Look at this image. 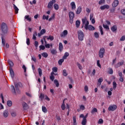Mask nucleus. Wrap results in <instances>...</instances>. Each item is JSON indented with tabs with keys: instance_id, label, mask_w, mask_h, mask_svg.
Returning <instances> with one entry per match:
<instances>
[{
	"instance_id": "nucleus-1",
	"label": "nucleus",
	"mask_w": 125,
	"mask_h": 125,
	"mask_svg": "<svg viewBox=\"0 0 125 125\" xmlns=\"http://www.w3.org/2000/svg\"><path fill=\"white\" fill-rule=\"evenodd\" d=\"M82 23L83 24L86 23L84 25L85 30H89V31H94V30H95V27H94L93 26L91 25H88L89 24V21H87L86 17H84V18L82 19Z\"/></svg>"
},
{
	"instance_id": "nucleus-2",
	"label": "nucleus",
	"mask_w": 125,
	"mask_h": 125,
	"mask_svg": "<svg viewBox=\"0 0 125 125\" xmlns=\"http://www.w3.org/2000/svg\"><path fill=\"white\" fill-rule=\"evenodd\" d=\"M0 27L3 34L6 35L9 33V31H8V27H7V25H6V23L2 22Z\"/></svg>"
},
{
	"instance_id": "nucleus-3",
	"label": "nucleus",
	"mask_w": 125,
	"mask_h": 125,
	"mask_svg": "<svg viewBox=\"0 0 125 125\" xmlns=\"http://www.w3.org/2000/svg\"><path fill=\"white\" fill-rule=\"evenodd\" d=\"M68 16L69 17V23H70V24H73V22H74V18H75V14L73 12H69Z\"/></svg>"
},
{
	"instance_id": "nucleus-4",
	"label": "nucleus",
	"mask_w": 125,
	"mask_h": 125,
	"mask_svg": "<svg viewBox=\"0 0 125 125\" xmlns=\"http://www.w3.org/2000/svg\"><path fill=\"white\" fill-rule=\"evenodd\" d=\"M78 35L79 41L83 42V38H84V34H83V32L82 30H79L78 31Z\"/></svg>"
},
{
	"instance_id": "nucleus-5",
	"label": "nucleus",
	"mask_w": 125,
	"mask_h": 125,
	"mask_svg": "<svg viewBox=\"0 0 125 125\" xmlns=\"http://www.w3.org/2000/svg\"><path fill=\"white\" fill-rule=\"evenodd\" d=\"M104 54H105V48H101L99 50V56L100 58H103Z\"/></svg>"
},
{
	"instance_id": "nucleus-6",
	"label": "nucleus",
	"mask_w": 125,
	"mask_h": 125,
	"mask_svg": "<svg viewBox=\"0 0 125 125\" xmlns=\"http://www.w3.org/2000/svg\"><path fill=\"white\" fill-rule=\"evenodd\" d=\"M55 2H56V0H52L50 1L48 3L47 8H48V9H51V8H52L53 4L55 3Z\"/></svg>"
},
{
	"instance_id": "nucleus-7",
	"label": "nucleus",
	"mask_w": 125,
	"mask_h": 125,
	"mask_svg": "<svg viewBox=\"0 0 125 125\" xmlns=\"http://www.w3.org/2000/svg\"><path fill=\"white\" fill-rule=\"evenodd\" d=\"M116 109H117V105L115 104L110 105L108 108V111H115Z\"/></svg>"
},
{
	"instance_id": "nucleus-8",
	"label": "nucleus",
	"mask_w": 125,
	"mask_h": 125,
	"mask_svg": "<svg viewBox=\"0 0 125 125\" xmlns=\"http://www.w3.org/2000/svg\"><path fill=\"white\" fill-rule=\"evenodd\" d=\"M101 10H105V9H109L110 8V6L108 4L104 5L100 7Z\"/></svg>"
},
{
	"instance_id": "nucleus-9",
	"label": "nucleus",
	"mask_w": 125,
	"mask_h": 125,
	"mask_svg": "<svg viewBox=\"0 0 125 125\" xmlns=\"http://www.w3.org/2000/svg\"><path fill=\"white\" fill-rule=\"evenodd\" d=\"M15 86L17 91H18V90H19L18 86H20V87H22V86H23V85L22 84V83H21V82H19L17 83V84L15 83Z\"/></svg>"
},
{
	"instance_id": "nucleus-10",
	"label": "nucleus",
	"mask_w": 125,
	"mask_h": 125,
	"mask_svg": "<svg viewBox=\"0 0 125 125\" xmlns=\"http://www.w3.org/2000/svg\"><path fill=\"white\" fill-rule=\"evenodd\" d=\"M124 61L121 62H119L118 63H117V64H116L114 65L115 68H119V67H121V66H123V65H124Z\"/></svg>"
},
{
	"instance_id": "nucleus-11",
	"label": "nucleus",
	"mask_w": 125,
	"mask_h": 125,
	"mask_svg": "<svg viewBox=\"0 0 125 125\" xmlns=\"http://www.w3.org/2000/svg\"><path fill=\"white\" fill-rule=\"evenodd\" d=\"M9 71H10V74L12 79H14L15 74H14V71H13L12 67H10Z\"/></svg>"
},
{
	"instance_id": "nucleus-12",
	"label": "nucleus",
	"mask_w": 125,
	"mask_h": 125,
	"mask_svg": "<svg viewBox=\"0 0 125 125\" xmlns=\"http://www.w3.org/2000/svg\"><path fill=\"white\" fill-rule=\"evenodd\" d=\"M117 5H119V0H114L112 4V7H117Z\"/></svg>"
},
{
	"instance_id": "nucleus-13",
	"label": "nucleus",
	"mask_w": 125,
	"mask_h": 125,
	"mask_svg": "<svg viewBox=\"0 0 125 125\" xmlns=\"http://www.w3.org/2000/svg\"><path fill=\"white\" fill-rule=\"evenodd\" d=\"M67 35H68V31L65 30L62 34H61L60 36L62 37V38H64V37H66Z\"/></svg>"
},
{
	"instance_id": "nucleus-14",
	"label": "nucleus",
	"mask_w": 125,
	"mask_h": 125,
	"mask_svg": "<svg viewBox=\"0 0 125 125\" xmlns=\"http://www.w3.org/2000/svg\"><path fill=\"white\" fill-rule=\"evenodd\" d=\"M22 107L24 110H28L29 109V105L25 102L22 103Z\"/></svg>"
},
{
	"instance_id": "nucleus-15",
	"label": "nucleus",
	"mask_w": 125,
	"mask_h": 125,
	"mask_svg": "<svg viewBox=\"0 0 125 125\" xmlns=\"http://www.w3.org/2000/svg\"><path fill=\"white\" fill-rule=\"evenodd\" d=\"M3 116L4 118H7L8 117V110H5L3 111Z\"/></svg>"
},
{
	"instance_id": "nucleus-16",
	"label": "nucleus",
	"mask_w": 125,
	"mask_h": 125,
	"mask_svg": "<svg viewBox=\"0 0 125 125\" xmlns=\"http://www.w3.org/2000/svg\"><path fill=\"white\" fill-rule=\"evenodd\" d=\"M59 48L60 52H62L63 50V44L62 42L59 43Z\"/></svg>"
},
{
	"instance_id": "nucleus-17",
	"label": "nucleus",
	"mask_w": 125,
	"mask_h": 125,
	"mask_svg": "<svg viewBox=\"0 0 125 125\" xmlns=\"http://www.w3.org/2000/svg\"><path fill=\"white\" fill-rule=\"evenodd\" d=\"M81 12H82V7L79 6L77 8L76 14H80Z\"/></svg>"
},
{
	"instance_id": "nucleus-18",
	"label": "nucleus",
	"mask_w": 125,
	"mask_h": 125,
	"mask_svg": "<svg viewBox=\"0 0 125 125\" xmlns=\"http://www.w3.org/2000/svg\"><path fill=\"white\" fill-rule=\"evenodd\" d=\"M70 5L71 6L72 9H76V3H75V2H71Z\"/></svg>"
},
{
	"instance_id": "nucleus-19",
	"label": "nucleus",
	"mask_w": 125,
	"mask_h": 125,
	"mask_svg": "<svg viewBox=\"0 0 125 125\" xmlns=\"http://www.w3.org/2000/svg\"><path fill=\"white\" fill-rule=\"evenodd\" d=\"M11 89L12 92L14 94H16V91L15 90V87H14L13 85H11Z\"/></svg>"
},
{
	"instance_id": "nucleus-20",
	"label": "nucleus",
	"mask_w": 125,
	"mask_h": 125,
	"mask_svg": "<svg viewBox=\"0 0 125 125\" xmlns=\"http://www.w3.org/2000/svg\"><path fill=\"white\" fill-rule=\"evenodd\" d=\"M44 97H45V96H44V94L43 93H40L39 98L42 101V100L44 99Z\"/></svg>"
},
{
	"instance_id": "nucleus-21",
	"label": "nucleus",
	"mask_w": 125,
	"mask_h": 125,
	"mask_svg": "<svg viewBox=\"0 0 125 125\" xmlns=\"http://www.w3.org/2000/svg\"><path fill=\"white\" fill-rule=\"evenodd\" d=\"M13 6H14V9L15 10V13H16V14H17V13H18V11H19V9H18L17 6L15 5V4H13Z\"/></svg>"
},
{
	"instance_id": "nucleus-22",
	"label": "nucleus",
	"mask_w": 125,
	"mask_h": 125,
	"mask_svg": "<svg viewBox=\"0 0 125 125\" xmlns=\"http://www.w3.org/2000/svg\"><path fill=\"white\" fill-rule=\"evenodd\" d=\"M80 26H81V21L79 20H77L76 21V26L77 28H79Z\"/></svg>"
},
{
	"instance_id": "nucleus-23",
	"label": "nucleus",
	"mask_w": 125,
	"mask_h": 125,
	"mask_svg": "<svg viewBox=\"0 0 125 125\" xmlns=\"http://www.w3.org/2000/svg\"><path fill=\"white\" fill-rule=\"evenodd\" d=\"M69 53L68 52H65L64 54V56L62 57V58L64 60H65V59H67V58L68 57H69Z\"/></svg>"
},
{
	"instance_id": "nucleus-24",
	"label": "nucleus",
	"mask_w": 125,
	"mask_h": 125,
	"mask_svg": "<svg viewBox=\"0 0 125 125\" xmlns=\"http://www.w3.org/2000/svg\"><path fill=\"white\" fill-rule=\"evenodd\" d=\"M111 30L112 32H116V31L117 30V25H113L112 27H111Z\"/></svg>"
},
{
	"instance_id": "nucleus-25",
	"label": "nucleus",
	"mask_w": 125,
	"mask_h": 125,
	"mask_svg": "<svg viewBox=\"0 0 125 125\" xmlns=\"http://www.w3.org/2000/svg\"><path fill=\"white\" fill-rule=\"evenodd\" d=\"M37 36H38V33L37 32H35L33 34L32 39L36 41V40H37Z\"/></svg>"
},
{
	"instance_id": "nucleus-26",
	"label": "nucleus",
	"mask_w": 125,
	"mask_h": 125,
	"mask_svg": "<svg viewBox=\"0 0 125 125\" xmlns=\"http://www.w3.org/2000/svg\"><path fill=\"white\" fill-rule=\"evenodd\" d=\"M25 19H26L27 21H29V22H31L32 21V18L30 17L29 15H26L25 16Z\"/></svg>"
},
{
	"instance_id": "nucleus-27",
	"label": "nucleus",
	"mask_w": 125,
	"mask_h": 125,
	"mask_svg": "<svg viewBox=\"0 0 125 125\" xmlns=\"http://www.w3.org/2000/svg\"><path fill=\"white\" fill-rule=\"evenodd\" d=\"M54 83H55V84L56 85V86L57 87H59V82H58V80H55L54 81Z\"/></svg>"
},
{
	"instance_id": "nucleus-28",
	"label": "nucleus",
	"mask_w": 125,
	"mask_h": 125,
	"mask_svg": "<svg viewBox=\"0 0 125 125\" xmlns=\"http://www.w3.org/2000/svg\"><path fill=\"white\" fill-rule=\"evenodd\" d=\"M8 63L9 65H10V68H11V67H13L14 64H13V62H12V61L9 60L8 61Z\"/></svg>"
},
{
	"instance_id": "nucleus-29",
	"label": "nucleus",
	"mask_w": 125,
	"mask_h": 125,
	"mask_svg": "<svg viewBox=\"0 0 125 125\" xmlns=\"http://www.w3.org/2000/svg\"><path fill=\"white\" fill-rule=\"evenodd\" d=\"M54 8L55 10H58L59 9V5L57 3L54 4Z\"/></svg>"
},
{
	"instance_id": "nucleus-30",
	"label": "nucleus",
	"mask_w": 125,
	"mask_h": 125,
	"mask_svg": "<svg viewBox=\"0 0 125 125\" xmlns=\"http://www.w3.org/2000/svg\"><path fill=\"white\" fill-rule=\"evenodd\" d=\"M61 108L62 110H65L66 109V106H65V102L63 101L62 104Z\"/></svg>"
},
{
	"instance_id": "nucleus-31",
	"label": "nucleus",
	"mask_w": 125,
	"mask_h": 125,
	"mask_svg": "<svg viewBox=\"0 0 125 125\" xmlns=\"http://www.w3.org/2000/svg\"><path fill=\"white\" fill-rule=\"evenodd\" d=\"M38 73L39 74L40 77H42V68H38Z\"/></svg>"
},
{
	"instance_id": "nucleus-32",
	"label": "nucleus",
	"mask_w": 125,
	"mask_h": 125,
	"mask_svg": "<svg viewBox=\"0 0 125 125\" xmlns=\"http://www.w3.org/2000/svg\"><path fill=\"white\" fill-rule=\"evenodd\" d=\"M58 70V68L56 67H54L52 68L53 72H52V74H54V73H57V71Z\"/></svg>"
},
{
	"instance_id": "nucleus-33",
	"label": "nucleus",
	"mask_w": 125,
	"mask_h": 125,
	"mask_svg": "<svg viewBox=\"0 0 125 125\" xmlns=\"http://www.w3.org/2000/svg\"><path fill=\"white\" fill-rule=\"evenodd\" d=\"M42 111L43 112V113H47V109H46L45 106H42Z\"/></svg>"
},
{
	"instance_id": "nucleus-34",
	"label": "nucleus",
	"mask_w": 125,
	"mask_h": 125,
	"mask_svg": "<svg viewBox=\"0 0 125 125\" xmlns=\"http://www.w3.org/2000/svg\"><path fill=\"white\" fill-rule=\"evenodd\" d=\"M62 75L64 76V77H67L68 76V73H67V71L66 70V69H64L62 71Z\"/></svg>"
},
{
	"instance_id": "nucleus-35",
	"label": "nucleus",
	"mask_w": 125,
	"mask_h": 125,
	"mask_svg": "<svg viewBox=\"0 0 125 125\" xmlns=\"http://www.w3.org/2000/svg\"><path fill=\"white\" fill-rule=\"evenodd\" d=\"M91 114L93 115L95 113H97V108H94L91 111Z\"/></svg>"
},
{
	"instance_id": "nucleus-36",
	"label": "nucleus",
	"mask_w": 125,
	"mask_h": 125,
	"mask_svg": "<svg viewBox=\"0 0 125 125\" xmlns=\"http://www.w3.org/2000/svg\"><path fill=\"white\" fill-rule=\"evenodd\" d=\"M7 105L9 107H11V106H12V102L11 101H8L7 102Z\"/></svg>"
},
{
	"instance_id": "nucleus-37",
	"label": "nucleus",
	"mask_w": 125,
	"mask_h": 125,
	"mask_svg": "<svg viewBox=\"0 0 125 125\" xmlns=\"http://www.w3.org/2000/svg\"><path fill=\"white\" fill-rule=\"evenodd\" d=\"M63 62H64V60L63 58L59 60L58 61L59 65H62V63H63Z\"/></svg>"
},
{
	"instance_id": "nucleus-38",
	"label": "nucleus",
	"mask_w": 125,
	"mask_h": 125,
	"mask_svg": "<svg viewBox=\"0 0 125 125\" xmlns=\"http://www.w3.org/2000/svg\"><path fill=\"white\" fill-rule=\"evenodd\" d=\"M2 44L3 46H5V40L3 39V37H1Z\"/></svg>"
},
{
	"instance_id": "nucleus-39",
	"label": "nucleus",
	"mask_w": 125,
	"mask_h": 125,
	"mask_svg": "<svg viewBox=\"0 0 125 125\" xmlns=\"http://www.w3.org/2000/svg\"><path fill=\"white\" fill-rule=\"evenodd\" d=\"M42 56H43V57H44L45 58H47V56H48V54H47V53H45V52H43L42 54Z\"/></svg>"
},
{
	"instance_id": "nucleus-40",
	"label": "nucleus",
	"mask_w": 125,
	"mask_h": 125,
	"mask_svg": "<svg viewBox=\"0 0 125 125\" xmlns=\"http://www.w3.org/2000/svg\"><path fill=\"white\" fill-rule=\"evenodd\" d=\"M77 65L78 66V68L80 70H83V66H82V65H81L80 64V63L77 62Z\"/></svg>"
},
{
	"instance_id": "nucleus-41",
	"label": "nucleus",
	"mask_w": 125,
	"mask_h": 125,
	"mask_svg": "<svg viewBox=\"0 0 125 125\" xmlns=\"http://www.w3.org/2000/svg\"><path fill=\"white\" fill-rule=\"evenodd\" d=\"M105 0H100L99 1V4H100V5H101L102 4H104V3H105Z\"/></svg>"
},
{
	"instance_id": "nucleus-42",
	"label": "nucleus",
	"mask_w": 125,
	"mask_h": 125,
	"mask_svg": "<svg viewBox=\"0 0 125 125\" xmlns=\"http://www.w3.org/2000/svg\"><path fill=\"white\" fill-rule=\"evenodd\" d=\"M47 40H50V41H53L54 40V37L53 36L49 35V37L47 38Z\"/></svg>"
},
{
	"instance_id": "nucleus-43",
	"label": "nucleus",
	"mask_w": 125,
	"mask_h": 125,
	"mask_svg": "<svg viewBox=\"0 0 125 125\" xmlns=\"http://www.w3.org/2000/svg\"><path fill=\"white\" fill-rule=\"evenodd\" d=\"M40 50H44L45 49V47L44 45H41L39 46Z\"/></svg>"
},
{
	"instance_id": "nucleus-44",
	"label": "nucleus",
	"mask_w": 125,
	"mask_h": 125,
	"mask_svg": "<svg viewBox=\"0 0 125 125\" xmlns=\"http://www.w3.org/2000/svg\"><path fill=\"white\" fill-rule=\"evenodd\" d=\"M100 32H101V35H104V32H103V27L101 25L99 26Z\"/></svg>"
},
{
	"instance_id": "nucleus-45",
	"label": "nucleus",
	"mask_w": 125,
	"mask_h": 125,
	"mask_svg": "<svg viewBox=\"0 0 125 125\" xmlns=\"http://www.w3.org/2000/svg\"><path fill=\"white\" fill-rule=\"evenodd\" d=\"M113 89H116L117 87V83H116V82L115 81L113 82Z\"/></svg>"
},
{
	"instance_id": "nucleus-46",
	"label": "nucleus",
	"mask_w": 125,
	"mask_h": 125,
	"mask_svg": "<svg viewBox=\"0 0 125 125\" xmlns=\"http://www.w3.org/2000/svg\"><path fill=\"white\" fill-rule=\"evenodd\" d=\"M53 74H52V73H51V76L50 77V79L51 81H52V82H53V81H54V79H55L54 76H53Z\"/></svg>"
},
{
	"instance_id": "nucleus-47",
	"label": "nucleus",
	"mask_w": 125,
	"mask_h": 125,
	"mask_svg": "<svg viewBox=\"0 0 125 125\" xmlns=\"http://www.w3.org/2000/svg\"><path fill=\"white\" fill-rule=\"evenodd\" d=\"M82 125H86V119H84L83 118V120L82 122Z\"/></svg>"
},
{
	"instance_id": "nucleus-48",
	"label": "nucleus",
	"mask_w": 125,
	"mask_h": 125,
	"mask_svg": "<svg viewBox=\"0 0 125 125\" xmlns=\"http://www.w3.org/2000/svg\"><path fill=\"white\" fill-rule=\"evenodd\" d=\"M102 82H103V78H102V77H101L98 80V82L100 83V84H101V83H102Z\"/></svg>"
},
{
	"instance_id": "nucleus-49",
	"label": "nucleus",
	"mask_w": 125,
	"mask_h": 125,
	"mask_svg": "<svg viewBox=\"0 0 125 125\" xmlns=\"http://www.w3.org/2000/svg\"><path fill=\"white\" fill-rule=\"evenodd\" d=\"M34 45L37 49L39 46V42H38V41H35Z\"/></svg>"
},
{
	"instance_id": "nucleus-50",
	"label": "nucleus",
	"mask_w": 125,
	"mask_h": 125,
	"mask_svg": "<svg viewBox=\"0 0 125 125\" xmlns=\"http://www.w3.org/2000/svg\"><path fill=\"white\" fill-rule=\"evenodd\" d=\"M46 32V31L45 30V29H42L40 32L41 35H43V34H45Z\"/></svg>"
},
{
	"instance_id": "nucleus-51",
	"label": "nucleus",
	"mask_w": 125,
	"mask_h": 125,
	"mask_svg": "<svg viewBox=\"0 0 125 125\" xmlns=\"http://www.w3.org/2000/svg\"><path fill=\"white\" fill-rule=\"evenodd\" d=\"M51 53H52V54H56V53H57V52L55 49H52L51 50Z\"/></svg>"
},
{
	"instance_id": "nucleus-52",
	"label": "nucleus",
	"mask_w": 125,
	"mask_h": 125,
	"mask_svg": "<svg viewBox=\"0 0 125 125\" xmlns=\"http://www.w3.org/2000/svg\"><path fill=\"white\" fill-rule=\"evenodd\" d=\"M94 36L96 39H98V38H99V34L97 32L94 33Z\"/></svg>"
},
{
	"instance_id": "nucleus-53",
	"label": "nucleus",
	"mask_w": 125,
	"mask_h": 125,
	"mask_svg": "<svg viewBox=\"0 0 125 125\" xmlns=\"http://www.w3.org/2000/svg\"><path fill=\"white\" fill-rule=\"evenodd\" d=\"M97 64L98 67H99V68H101V64H100V61L98 60L97 61Z\"/></svg>"
},
{
	"instance_id": "nucleus-54",
	"label": "nucleus",
	"mask_w": 125,
	"mask_h": 125,
	"mask_svg": "<svg viewBox=\"0 0 125 125\" xmlns=\"http://www.w3.org/2000/svg\"><path fill=\"white\" fill-rule=\"evenodd\" d=\"M55 16V15L54 14H53L52 17L50 18L49 19H48V21H51V20H53V19H54V17Z\"/></svg>"
},
{
	"instance_id": "nucleus-55",
	"label": "nucleus",
	"mask_w": 125,
	"mask_h": 125,
	"mask_svg": "<svg viewBox=\"0 0 125 125\" xmlns=\"http://www.w3.org/2000/svg\"><path fill=\"white\" fill-rule=\"evenodd\" d=\"M22 69H23L24 73H26V72H27V68L26 67V66H25V65L24 64L22 65Z\"/></svg>"
},
{
	"instance_id": "nucleus-56",
	"label": "nucleus",
	"mask_w": 125,
	"mask_h": 125,
	"mask_svg": "<svg viewBox=\"0 0 125 125\" xmlns=\"http://www.w3.org/2000/svg\"><path fill=\"white\" fill-rule=\"evenodd\" d=\"M30 39L27 38L26 39V44H27V45H30Z\"/></svg>"
},
{
	"instance_id": "nucleus-57",
	"label": "nucleus",
	"mask_w": 125,
	"mask_h": 125,
	"mask_svg": "<svg viewBox=\"0 0 125 125\" xmlns=\"http://www.w3.org/2000/svg\"><path fill=\"white\" fill-rule=\"evenodd\" d=\"M104 121H103V119H100L99 120V121H98V124H102L103 123H104Z\"/></svg>"
},
{
	"instance_id": "nucleus-58",
	"label": "nucleus",
	"mask_w": 125,
	"mask_h": 125,
	"mask_svg": "<svg viewBox=\"0 0 125 125\" xmlns=\"http://www.w3.org/2000/svg\"><path fill=\"white\" fill-rule=\"evenodd\" d=\"M103 27L104 29H106V30H109V26L105 24H103Z\"/></svg>"
},
{
	"instance_id": "nucleus-59",
	"label": "nucleus",
	"mask_w": 125,
	"mask_h": 125,
	"mask_svg": "<svg viewBox=\"0 0 125 125\" xmlns=\"http://www.w3.org/2000/svg\"><path fill=\"white\" fill-rule=\"evenodd\" d=\"M45 100H47V101H50V99H49L47 95L45 96Z\"/></svg>"
},
{
	"instance_id": "nucleus-60",
	"label": "nucleus",
	"mask_w": 125,
	"mask_h": 125,
	"mask_svg": "<svg viewBox=\"0 0 125 125\" xmlns=\"http://www.w3.org/2000/svg\"><path fill=\"white\" fill-rule=\"evenodd\" d=\"M125 36H123L121 37V38L120 39V41L121 42H124V41H125Z\"/></svg>"
},
{
	"instance_id": "nucleus-61",
	"label": "nucleus",
	"mask_w": 125,
	"mask_h": 125,
	"mask_svg": "<svg viewBox=\"0 0 125 125\" xmlns=\"http://www.w3.org/2000/svg\"><path fill=\"white\" fill-rule=\"evenodd\" d=\"M84 90H85V92L88 91V87L87 86V85H85Z\"/></svg>"
},
{
	"instance_id": "nucleus-62",
	"label": "nucleus",
	"mask_w": 125,
	"mask_h": 125,
	"mask_svg": "<svg viewBox=\"0 0 125 125\" xmlns=\"http://www.w3.org/2000/svg\"><path fill=\"white\" fill-rule=\"evenodd\" d=\"M113 69L110 68L109 69V74H110V75H113Z\"/></svg>"
},
{
	"instance_id": "nucleus-63",
	"label": "nucleus",
	"mask_w": 125,
	"mask_h": 125,
	"mask_svg": "<svg viewBox=\"0 0 125 125\" xmlns=\"http://www.w3.org/2000/svg\"><path fill=\"white\" fill-rule=\"evenodd\" d=\"M80 109H81V110H84V109H85V107L84 105H81L80 106Z\"/></svg>"
},
{
	"instance_id": "nucleus-64",
	"label": "nucleus",
	"mask_w": 125,
	"mask_h": 125,
	"mask_svg": "<svg viewBox=\"0 0 125 125\" xmlns=\"http://www.w3.org/2000/svg\"><path fill=\"white\" fill-rule=\"evenodd\" d=\"M121 13H122L123 15H125V9H122L121 10Z\"/></svg>"
}]
</instances>
